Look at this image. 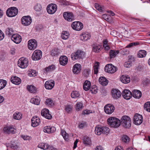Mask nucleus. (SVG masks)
Segmentation results:
<instances>
[{
    "mask_svg": "<svg viewBox=\"0 0 150 150\" xmlns=\"http://www.w3.org/2000/svg\"><path fill=\"white\" fill-rule=\"evenodd\" d=\"M14 130V128L11 126H7L4 127L3 129V131L8 134H14L15 132Z\"/></svg>",
    "mask_w": 150,
    "mask_h": 150,
    "instance_id": "aec40b11",
    "label": "nucleus"
},
{
    "mask_svg": "<svg viewBox=\"0 0 150 150\" xmlns=\"http://www.w3.org/2000/svg\"><path fill=\"white\" fill-rule=\"evenodd\" d=\"M18 10L15 7L9 8L6 11L7 16L9 17H13L16 16L18 14Z\"/></svg>",
    "mask_w": 150,
    "mask_h": 150,
    "instance_id": "20e7f679",
    "label": "nucleus"
},
{
    "mask_svg": "<svg viewBox=\"0 0 150 150\" xmlns=\"http://www.w3.org/2000/svg\"><path fill=\"white\" fill-rule=\"evenodd\" d=\"M80 96V94L79 91H75L72 92L71 94V96L73 98H76L79 97Z\"/></svg>",
    "mask_w": 150,
    "mask_h": 150,
    "instance_id": "de8ad7c7",
    "label": "nucleus"
},
{
    "mask_svg": "<svg viewBox=\"0 0 150 150\" xmlns=\"http://www.w3.org/2000/svg\"><path fill=\"white\" fill-rule=\"evenodd\" d=\"M14 31L12 28H7L6 31V34L8 35V36L12 35L14 34Z\"/></svg>",
    "mask_w": 150,
    "mask_h": 150,
    "instance_id": "c03bdc74",
    "label": "nucleus"
},
{
    "mask_svg": "<svg viewBox=\"0 0 150 150\" xmlns=\"http://www.w3.org/2000/svg\"><path fill=\"white\" fill-rule=\"evenodd\" d=\"M57 6L55 4H50L47 8L48 13L50 14H53L56 11Z\"/></svg>",
    "mask_w": 150,
    "mask_h": 150,
    "instance_id": "f8f14e48",
    "label": "nucleus"
},
{
    "mask_svg": "<svg viewBox=\"0 0 150 150\" xmlns=\"http://www.w3.org/2000/svg\"><path fill=\"white\" fill-rule=\"evenodd\" d=\"M63 17L64 19L69 22H71L74 20L73 14L71 13L65 12L64 13Z\"/></svg>",
    "mask_w": 150,
    "mask_h": 150,
    "instance_id": "4468645a",
    "label": "nucleus"
},
{
    "mask_svg": "<svg viewBox=\"0 0 150 150\" xmlns=\"http://www.w3.org/2000/svg\"><path fill=\"white\" fill-rule=\"evenodd\" d=\"M144 108L145 110L150 112V102H147L145 103Z\"/></svg>",
    "mask_w": 150,
    "mask_h": 150,
    "instance_id": "3c124183",
    "label": "nucleus"
},
{
    "mask_svg": "<svg viewBox=\"0 0 150 150\" xmlns=\"http://www.w3.org/2000/svg\"><path fill=\"white\" fill-rule=\"evenodd\" d=\"M95 6L96 8L99 11L101 12L103 11L102 8L98 4H95Z\"/></svg>",
    "mask_w": 150,
    "mask_h": 150,
    "instance_id": "052dcab7",
    "label": "nucleus"
},
{
    "mask_svg": "<svg viewBox=\"0 0 150 150\" xmlns=\"http://www.w3.org/2000/svg\"><path fill=\"white\" fill-rule=\"evenodd\" d=\"M52 100L50 99H48L46 100V101L45 102V104L47 105H51L52 104Z\"/></svg>",
    "mask_w": 150,
    "mask_h": 150,
    "instance_id": "0e129e2a",
    "label": "nucleus"
},
{
    "mask_svg": "<svg viewBox=\"0 0 150 150\" xmlns=\"http://www.w3.org/2000/svg\"><path fill=\"white\" fill-rule=\"evenodd\" d=\"M32 19L29 16H23L21 19L22 24L25 26L30 25L32 22Z\"/></svg>",
    "mask_w": 150,
    "mask_h": 150,
    "instance_id": "ddd939ff",
    "label": "nucleus"
},
{
    "mask_svg": "<svg viewBox=\"0 0 150 150\" xmlns=\"http://www.w3.org/2000/svg\"><path fill=\"white\" fill-rule=\"evenodd\" d=\"M102 127L100 126H97L95 128V133L99 135L101 134L102 133Z\"/></svg>",
    "mask_w": 150,
    "mask_h": 150,
    "instance_id": "e433bc0d",
    "label": "nucleus"
},
{
    "mask_svg": "<svg viewBox=\"0 0 150 150\" xmlns=\"http://www.w3.org/2000/svg\"><path fill=\"white\" fill-rule=\"evenodd\" d=\"M120 121V125L125 128H129L131 126V120L129 117L126 115L122 117Z\"/></svg>",
    "mask_w": 150,
    "mask_h": 150,
    "instance_id": "f257e3e1",
    "label": "nucleus"
},
{
    "mask_svg": "<svg viewBox=\"0 0 150 150\" xmlns=\"http://www.w3.org/2000/svg\"><path fill=\"white\" fill-rule=\"evenodd\" d=\"M49 145L48 144L45 143H41L39 144L38 147L43 149H48Z\"/></svg>",
    "mask_w": 150,
    "mask_h": 150,
    "instance_id": "58836bf2",
    "label": "nucleus"
},
{
    "mask_svg": "<svg viewBox=\"0 0 150 150\" xmlns=\"http://www.w3.org/2000/svg\"><path fill=\"white\" fill-rule=\"evenodd\" d=\"M100 47L98 45L94 44L93 45L92 51L96 52H99L100 50Z\"/></svg>",
    "mask_w": 150,
    "mask_h": 150,
    "instance_id": "ea45409f",
    "label": "nucleus"
},
{
    "mask_svg": "<svg viewBox=\"0 0 150 150\" xmlns=\"http://www.w3.org/2000/svg\"><path fill=\"white\" fill-rule=\"evenodd\" d=\"M32 126L35 127L39 125L40 123V119L38 117L35 116L33 117L31 120Z\"/></svg>",
    "mask_w": 150,
    "mask_h": 150,
    "instance_id": "412c9836",
    "label": "nucleus"
},
{
    "mask_svg": "<svg viewBox=\"0 0 150 150\" xmlns=\"http://www.w3.org/2000/svg\"><path fill=\"white\" fill-rule=\"evenodd\" d=\"M105 69L106 72L112 74L116 72L117 70V69L112 64H108L105 67Z\"/></svg>",
    "mask_w": 150,
    "mask_h": 150,
    "instance_id": "6e6552de",
    "label": "nucleus"
},
{
    "mask_svg": "<svg viewBox=\"0 0 150 150\" xmlns=\"http://www.w3.org/2000/svg\"><path fill=\"white\" fill-rule=\"evenodd\" d=\"M61 134L65 140L68 141L69 140V136L66 132L62 129H61Z\"/></svg>",
    "mask_w": 150,
    "mask_h": 150,
    "instance_id": "f704fd0d",
    "label": "nucleus"
},
{
    "mask_svg": "<svg viewBox=\"0 0 150 150\" xmlns=\"http://www.w3.org/2000/svg\"><path fill=\"white\" fill-rule=\"evenodd\" d=\"M123 55H126L129 53V51L126 49H123L122 51Z\"/></svg>",
    "mask_w": 150,
    "mask_h": 150,
    "instance_id": "338daca9",
    "label": "nucleus"
},
{
    "mask_svg": "<svg viewBox=\"0 0 150 150\" xmlns=\"http://www.w3.org/2000/svg\"><path fill=\"white\" fill-rule=\"evenodd\" d=\"M11 81L12 83L18 85L21 83V80L19 77L15 76L11 78Z\"/></svg>",
    "mask_w": 150,
    "mask_h": 150,
    "instance_id": "a878e982",
    "label": "nucleus"
},
{
    "mask_svg": "<svg viewBox=\"0 0 150 150\" xmlns=\"http://www.w3.org/2000/svg\"><path fill=\"white\" fill-rule=\"evenodd\" d=\"M72 106L69 105H67L65 107V110L67 112H69L72 111Z\"/></svg>",
    "mask_w": 150,
    "mask_h": 150,
    "instance_id": "13d9d810",
    "label": "nucleus"
},
{
    "mask_svg": "<svg viewBox=\"0 0 150 150\" xmlns=\"http://www.w3.org/2000/svg\"><path fill=\"white\" fill-rule=\"evenodd\" d=\"M42 52L40 50H35L32 56V58L33 60L36 61L40 59L42 57Z\"/></svg>",
    "mask_w": 150,
    "mask_h": 150,
    "instance_id": "423d86ee",
    "label": "nucleus"
},
{
    "mask_svg": "<svg viewBox=\"0 0 150 150\" xmlns=\"http://www.w3.org/2000/svg\"><path fill=\"white\" fill-rule=\"evenodd\" d=\"M119 53V50H110L109 52L110 58L111 59L115 57L116 55Z\"/></svg>",
    "mask_w": 150,
    "mask_h": 150,
    "instance_id": "72a5a7b5",
    "label": "nucleus"
},
{
    "mask_svg": "<svg viewBox=\"0 0 150 150\" xmlns=\"http://www.w3.org/2000/svg\"><path fill=\"white\" fill-rule=\"evenodd\" d=\"M83 107V104L81 102H78L76 105V109L77 110H81Z\"/></svg>",
    "mask_w": 150,
    "mask_h": 150,
    "instance_id": "09e8293b",
    "label": "nucleus"
},
{
    "mask_svg": "<svg viewBox=\"0 0 150 150\" xmlns=\"http://www.w3.org/2000/svg\"><path fill=\"white\" fill-rule=\"evenodd\" d=\"M28 46L29 50H34L37 47V41L34 39L30 40L28 42Z\"/></svg>",
    "mask_w": 150,
    "mask_h": 150,
    "instance_id": "9b49d317",
    "label": "nucleus"
},
{
    "mask_svg": "<svg viewBox=\"0 0 150 150\" xmlns=\"http://www.w3.org/2000/svg\"><path fill=\"white\" fill-rule=\"evenodd\" d=\"M69 36V33L66 31H63L61 35L62 38L64 40L67 39Z\"/></svg>",
    "mask_w": 150,
    "mask_h": 150,
    "instance_id": "a18cd8bd",
    "label": "nucleus"
},
{
    "mask_svg": "<svg viewBox=\"0 0 150 150\" xmlns=\"http://www.w3.org/2000/svg\"><path fill=\"white\" fill-rule=\"evenodd\" d=\"M133 122L136 125H140L142 122L143 117L142 115L139 114H136L133 118Z\"/></svg>",
    "mask_w": 150,
    "mask_h": 150,
    "instance_id": "1a4fd4ad",
    "label": "nucleus"
},
{
    "mask_svg": "<svg viewBox=\"0 0 150 150\" xmlns=\"http://www.w3.org/2000/svg\"><path fill=\"white\" fill-rule=\"evenodd\" d=\"M132 96L136 98H139L142 96V93L139 90H134L133 91Z\"/></svg>",
    "mask_w": 150,
    "mask_h": 150,
    "instance_id": "bb28decb",
    "label": "nucleus"
},
{
    "mask_svg": "<svg viewBox=\"0 0 150 150\" xmlns=\"http://www.w3.org/2000/svg\"><path fill=\"white\" fill-rule=\"evenodd\" d=\"M149 82L150 80L149 79L146 78L143 80V83L144 85H147L149 83Z\"/></svg>",
    "mask_w": 150,
    "mask_h": 150,
    "instance_id": "e2e57ef3",
    "label": "nucleus"
},
{
    "mask_svg": "<svg viewBox=\"0 0 150 150\" xmlns=\"http://www.w3.org/2000/svg\"><path fill=\"white\" fill-rule=\"evenodd\" d=\"M56 130V128L54 127L46 126L44 127L43 131L45 132L51 133H53Z\"/></svg>",
    "mask_w": 150,
    "mask_h": 150,
    "instance_id": "5701e85b",
    "label": "nucleus"
},
{
    "mask_svg": "<svg viewBox=\"0 0 150 150\" xmlns=\"http://www.w3.org/2000/svg\"><path fill=\"white\" fill-rule=\"evenodd\" d=\"M146 54V52L144 50H140L138 54V57L139 58H142L145 57Z\"/></svg>",
    "mask_w": 150,
    "mask_h": 150,
    "instance_id": "79ce46f5",
    "label": "nucleus"
},
{
    "mask_svg": "<svg viewBox=\"0 0 150 150\" xmlns=\"http://www.w3.org/2000/svg\"><path fill=\"white\" fill-rule=\"evenodd\" d=\"M99 63L96 62L94 66L93 67V69L94 73L95 74H97L98 72V67L99 66Z\"/></svg>",
    "mask_w": 150,
    "mask_h": 150,
    "instance_id": "8fccbe9b",
    "label": "nucleus"
},
{
    "mask_svg": "<svg viewBox=\"0 0 150 150\" xmlns=\"http://www.w3.org/2000/svg\"><path fill=\"white\" fill-rule=\"evenodd\" d=\"M115 108L112 104H108L105 105L104 107L105 112L108 114H112L114 111Z\"/></svg>",
    "mask_w": 150,
    "mask_h": 150,
    "instance_id": "9d476101",
    "label": "nucleus"
},
{
    "mask_svg": "<svg viewBox=\"0 0 150 150\" xmlns=\"http://www.w3.org/2000/svg\"><path fill=\"white\" fill-rule=\"evenodd\" d=\"M81 65L79 64H75L73 66L72 72L74 74H78L80 73L81 70Z\"/></svg>",
    "mask_w": 150,
    "mask_h": 150,
    "instance_id": "2eb2a0df",
    "label": "nucleus"
},
{
    "mask_svg": "<svg viewBox=\"0 0 150 150\" xmlns=\"http://www.w3.org/2000/svg\"><path fill=\"white\" fill-rule=\"evenodd\" d=\"M91 83L90 82L87 80H86L84 82L83 85V88L86 91L89 90L90 88Z\"/></svg>",
    "mask_w": 150,
    "mask_h": 150,
    "instance_id": "473e14b6",
    "label": "nucleus"
},
{
    "mask_svg": "<svg viewBox=\"0 0 150 150\" xmlns=\"http://www.w3.org/2000/svg\"><path fill=\"white\" fill-rule=\"evenodd\" d=\"M90 91L93 93L96 94L97 92L98 89L96 86H92L90 88Z\"/></svg>",
    "mask_w": 150,
    "mask_h": 150,
    "instance_id": "6e6d98bb",
    "label": "nucleus"
},
{
    "mask_svg": "<svg viewBox=\"0 0 150 150\" xmlns=\"http://www.w3.org/2000/svg\"><path fill=\"white\" fill-rule=\"evenodd\" d=\"M59 61L60 64L61 65L65 66L68 63V59L67 57L65 56H62L59 58Z\"/></svg>",
    "mask_w": 150,
    "mask_h": 150,
    "instance_id": "b1692460",
    "label": "nucleus"
},
{
    "mask_svg": "<svg viewBox=\"0 0 150 150\" xmlns=\"http://www.w3.org/2000/svg\"><path fill=\"white\" fill-rule=\"evenodd\" d=\"M85 56V53L83 51L78 50L72 53L71 55V58L73 60H75L78 59H82Z\"/></svg>",
    "mask_w": 150,
    "mask_h": 150,
    "instance_id": "7ed1b4c3",
    "label": "nucleus"
},
{
    "mask_svg": "<svg viewBox=\"0 0 150 150\" xmlns=\"http://www.w3.org/2000/svg\"><path fill=\"white\" fill-rule=\"evenodd\" d=\"M54 85V82L53 80H48L46 81L45 84V88L48 90L52 89Z\"/></svg>",
    "mask_w": 150,
    "mask_h": 150,
    "instance_id": "6ab92c4d",
    "label": "nucleus"
},
{
    "mask_svg": "<svg viewBox=\"0 0 150 150\" xmlns=\"http://www.w3.org/2000/svg\"><path fill=\"white\" fill-rule=\"evenodd\" d=\"M132 63L129 61H127L125 62L124 64V66L126 68H129L132 66Z\"/></svg>",
    "mask_w": 150,
    "mask_h": 150,
    "instance_id": "680f3d73",
    "label": "nucleus"
},
{
    "mask_svg": "<svg viewBox=\"0 0 150 150\" xmlns=\"http://www.w3.org/2000/svg\"><path fill=\"white\" fill-rule=\"evenodd\" d=\"M28 59L24 57L20 58L18 61V67L22 69L26 68L28 66Z\"/></svg>",
    "mask_w": 150,
    "mask_h": 150,
    "instance_id": "39448f33",
    "label": "nucleus"
},
{
    "mask_svg": "<svg viewBox=\"0 0 150 150\" xmlns=\"http://www.w3.org/2000/svg\"><path fill=\"white\" fill-rule=\"evenodd\" d=\"M108 81L104 77H100L99 79V83L103 86H106L108 83Z\"/></svg>",
    "mask_w": 150,
    "mask_h": 150,
    "instance_id": "c85d7f7f",
    "label": "nucleus"
},
{
    "mask_svg": "<svg viewBox=\"0 0 150 150\" xmlns=\"http://www.w3.org/2000/svg\"><path fill=\"white\" fill-rule=\"evenodd\" d=\"M72 28L76 31L81 30L83 28V24L79 21H75L73 22L71 25Z\"/></svg>",
    "mask_w": 150,
    "mask_h": 150,
    "instance_id": "0eeeda50",
    "label": "nucleus"
},
{
    "mask_svg": "<svg viewBox=\"0 0 150 150\" xmlns=\"http://www.w3.org/2000/svg\"><path fill=\"white\" fill-rule=\"evenodd\" d=\"M22 115L21 113L17 111L14 113L13 115V118L14 119L19 120L22 118Z\"/></svg>",
    "mask_w": 150,
    "mask_h": 150,
    "instance_id": "c756f323",
    "label": "nucleus"
},
{
    "mask_svg": "<svg viewBox=\"0 0 150 150\" xmlns=\"http://www.w3.org/2000/svg\"><path fill=\"white\" fill-rule=\"evenodd\" d=\"M95 150H104L103 148L101 146H97L95 149Z\"/></svg>",
    "mask_w": 150,
    "mask_h": 150,
    "instance_id": "774afa93",
    "label": "nucleus"
},
{
    "mask_svg": "<svg viewBox=\"0 0 150 150\" xmlns=\"http://www.w3.org/2000/svg\"><path fill=\"white\" fill-rule=\"evenodd\" d=\"M121 82L124 83H127L130 82V79L128 76L122 75L120 78Z\"/></svg>",
    "mask_w": 150,
    "mask_h": 150,
    "instance_id": "393cba45",
    "label": "nucleus"
},
{
    "mask_svg": "<svg viewBox=\"0 0 150 150\" xmlns=\"http://www.w3.org/2000/svg\"><path fill=\"white\" fill-rule=\"evenodd\" d=\"M91 70L89 68H86L83 69L82 74L83 76L85 77H88L89 76Z\"/></svg>",
    "mask_w": 150,
    "mask_h": 150,
    "instance_id": "c9c22d12",
    "label": "nucleus"
},
{
    "mask_svg": "<svg viewBox=\"0 0 150 150\" xmlns=\"http://www.w3.org/2000/svg\"><path fill=\"white\" fill-rule=\"evenodd\" d=\"M107 122L109 125L112 127L117 128L120 125V121L119 119L114 117L108 118Z\"/></svg>",
    "mask_w": 150,
    "mask_h": 150,
    "instance_id": "f03ea898",
    "label": "nucleus"
},
{
    "mask_svg": "<svg viewBox=\"0 0 150 150\" xmlns=\"http://www.w3.org/2000/svg\"><path fill=\"white\" fill-rule=\"evenodd\" d=\"M102 133L107 134L109 132V129L108 127H102Z\"/></svg>",
    "mask_w": 150,
    "mask_h": 150,
    "instance_id": "4d7b16f0",
    "label": "nucleus"
},
{
    "mask_svg": "<svg viewBox=\"0 0 150 150\" xmlns=\"http://www.w3.org/2000/svg\"><path fill=\"white\" fill-rule=\"evenodd\" d=\"M6 84L7 81L6 80L1 79V90L4 88Z\"/></svg>",
    "mask_w": 150,
    "mask_h": 150,
    "instance_id": "864d4df0",
    "label": "nucleus"
},
{
    "mask_svg": "<svg viewBox=\"0 0 150 150\" xmlns=\"http://www.w3.org/2000/svg\"><path fill=\"white\" fill-rule=\"evenodd\" d=\"M60 2L62 5L65 6L69 5L70 4L69 2L65 0H61Z\"/></svg>",
    "mask_w": 150,
    "mask_h": 150,
    "instance_id": "bf43d9fd",
    "label": "nucleus"
},
{
    "mask_svg": "<svg viewBox=\"0 0 150 150\" xmlns=\"http://www.w3.org/2000/svg\"><path fill=\"white\" fill-rule=\"evenodd\" d=\"M55 67L54 65H52L46 67L44 70V72L45 73H47L52 71L55 69Z\"/></svg>",
    "mask_w": 150,
    "mask_h": 150,
    "instance_id": "cd10ccee",
    "label": "nucleus"
},
{
    "mask_svg": "<svg viewBox=\"0 0 150 150\" xmlns=\"http://www.w3.org/2000/svg\"><path fill=\"white\" fill-rule=\"evenodd\" d=\"M30 101L31 103L33 104L36 105H38L40 103V99L39 98L36 97L35 98H32L31 99Z\"/></svg>",
    "mask_w": 150,
    "mask_h": 150,
    "instance_id": "37998d69",
    "label": "nucleus"
},
{
    "mask_svg": "<svg viewBox=\"0 0 150 150\" xmlns=\"http://www.w3.org/2000/svg\"><path fill=\"white\" fill-rule=\"evenodd\" d=\"M27 89L29 91L32 93H35L36 91L35 87L32 85L28 86Z\"/></svg>",
    "mask_w": 150,
    "mask_h": 150,
    "instance_id": "49530a36",
    "label": "nucleus"
},
{
    "mask_svg": "<svg viewBox=\"0 0 150 150\" xmlns=\"http://www.w3.org/2000/svg\"><path fill=\"white\" fill-rule=\"evenodd\" d=\"M122 95L123 97L127 100L129 99L132 96V94L130 91L127 89L125 90L122 92Z\"/></svg>",
    "mask_w": 150,
    "mask_h": 150,
    "instance_id": "dca6fc26",
    "label": "nucleus"
},
{
    "mask_svg": "<svg viewBox=\"0 0 150 150\" xmlns=\"http://www.w3.org/2000/svg\"><path fill=\"white\" fill-rule=\"evenodd\" d=\"M34 10L36 12L40 11L42 9L41 5L39 3L36 4L33 7Z\"/></svg>",
    "mask_w": 150,
    "mask_h": 150,
    "instance_id": "4c0bfd02",
    "label": "nucleus"
},
{
    "mask_svg": "<svg viewBox=\"0 0 150 150\" xmlns=\"http://www.w3.org/2000/svg\"><path fill=\"white\" fill-rule=\"evenodd\" d=\"M91 35L87 33L82 34L80 35V39L83 41H86L90 38Z\"/></svg>",
    "mask_w": 150,
    "mask_h": 150,
    "instance_id": "2f4dec72",
    "label": "nucleus"
},
{
    "mask_svg": "<svg viewBox=\"0 0 150 150\" xmlns=\"http://www.w3.org/2000/svg\"><path fill=\"white\" fill-rule=\"evenodd\" d=\"M83 140V142L85 145H90L91 144V140L88 137H84Z\"/></svg>",
    "mask_w": 150,
    "mask_h": 150,
    "instance_id": "7c9ffc66",
    "label": "nucleus"
},
{
    "mask_svg": "<svg viewBox=\"0 0 150 150\" xmlns=\"http://www.w3.org/2000/svg\"><path fill=\"white\" fill-rule=\"evenodd\" d=\"M111 93L112 96L114 98L117 99L119 98L121 95V92L118 89H113Z\"/></svg>",
    "mask_w": 150,
    "mask_h": 150,
    "instance_id": "4be33fe9",
    "label": "nucleus"
},
{
    "mask_svg": "<svg viewBox=\"0 0 150 150\" xmlns=\"http://www.w3.org/2000/svg\"><path fill=\"white\" fill-rule=\"evenodd\" d=\"M9 146L11 148L14 149H16L17 148V145L10 143Z\"/></svg>",
    "mask_w": 150,
    "mask_h": 150,
    "instance_id": "69168bd1",
    "label": "nucleus"
},
{
    "mask_svg": "<svg viewBox=\"0 0 150 150\" xmlns=\"http://www.w3.org/2000/svg\"><path fill=\"white\" fill-rule=\"evenodd\" d=\"M11 38L13 41L16 44L20 43L21 41V36L18 34L12 35Z\"/></svg>",
    "mask_w": 150,
    "mask_h": 150,
    "instance_id": "a211bd4d",
    "label": "nucleus"
},
{
    "mask_svg": "<svg viewBox=\"0 0 150 150\" xmlns=\"http://www.w3.org/2000/svg\"><path fill=\"white\" fill-rule=\"evenodd\" d=\"M51 55L52 56H58L60 52L59 50L57 48L52 50L51 51Z\"/></svg>",
    "mask_w": 150,
    "mask_h": 150,
    "instance_id": "a19ab883",
    "label": "nucleus"
},
{
    "mask_svg": "<svg viewBox=\"0 0 150 150\" xmlns=\"http://www.w3.org/2000/svg\"><path fill=\"white\" fill-rule=\"evenodd\" d=\"M122 141L126 143L129 142V137L126 135H123L122 138Z\"/></svg>",
    "mask_w": 150,
    "mask_h": 150,
    "instance_id": "603ef678",
    "label": "nucleus"
},
{
    "mask_svg": "<svg viewBox=\"0 0 150 150\" xmlns=\"http://www.w3.org/2000/svg\"><path fill=\"white\" fill-rule=\"evenodd\" d=\"M41 115L46 118L50 120L52 118V116L49 113V110L47 109H44L42 110L41 112Z\"/></svg>",
    "mask_w": 150,
    "mask_h": 150,
    "instance_id": "f3484780",
    "label": "nucleus"
},
{
    "mask_svg": "<svg viewBox=\"0 0 150 150\" xmlns=\"http://www.w3.org/2000/svg\"><path fill=\"white\" fill-rule=\"evenodd\" d=\"M28 75L30 77L36 76V71L33 69L30 70L28 73Z\"/></svg>",
    "mask_w": 150,
    "mask_h": 150,
    "instance_id": "5fc2aeb1",
    "label": "nucleus"
}]
</instances>
